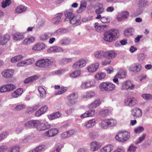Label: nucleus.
I'll list each match as a JSON object with an SVG mask.
<instances>
[{"instance_id": "nucleus-1", "label": "nucleus", "mask_w": 152, "mask_h": 152, "mask_svg": "<svg viewBox=\"0 0 152 152\" xmlns=\"http://www.w3.org/2000/svg\"><path fill=\"white\" fill-rule=\"evenodd\" d=\"M119 34L118 31L117 30H111L105 34L104 39L107 42H112L116 39L119 36Z\"/></svg>"}, {"instance_id": "nucleus-2", "label": "nucleus", "mask_w": 152, "mask_h": 152, "mask_svg": "<svg viewBox=\"0 0 152 152\" xmlns=\"http://www.w3.org/2000/svg\"><path fill=\"white\" fill-rule=\"evenodd\" d=\"M99 87L100 90L102 91H110L114 90L115 88L114 84L108 82L101 83Z\"/></svg>"}, {"instance_id": "nucleus-3", "label": "nucleus", "mask_w": 152, "mask_h": 152, "mask_svg": "<svg viewBox=\"0 0 152 152\" xmlns=\"http://www.w3.org/2000/svg\"><path fill=\"white\" fill-rule=\"evenodd\" d=\"M130 134L126 131H120L115 136L117 140L122 142H124L129 139Z\"/></svg>"}, {"instance_id": "nucleus-4", "label": "nucleus", "mask_w": 152, "mask_h": 152, "mask_svg": "<svg viewBox=\"0 0 152 152\" xmlns=\"http://www.w3.org/2000/svg\"><path fill=\"white\" fill-rule=\"evenodd\" d=\"M53 61L48 59H42L38 60L35 63V65L41 68L47 67L52 64Z\"/></svg>"}, {"instance_id": "nucleus-5", "label": "nucleus", "mask_w": 152, "mask_h": 152, "mask_svg": "<svg viewBox=\"0 0 152 152\" xmlns=\"http://www.w3.org/2000/svg\"><path fill=\"white\" fill-rule=\"evenodd\" d=\"M95 85V82L93 80H89L83 82L81 86L83 89H85L94 87Z\"/></svg>"}, {"instance_id": "nucleus-6", "label": "nucleus", "mask_w": 152, "mask_h": 152, "mask_svg": "<svg viewBox=\"0 0 152 152\" xmlns=\"http://www.w3.org/2000/svg\"><path fill=\"white\" fill-rule=\"evenodd\" d=\"M134 84L132 83L130 80H127L124 82L122 86L123 89L133 90L134 88Z\"/></svg>"}, {"instance_id": "nucleus-7", "label": "nucleus", "mask_w": 152, "mask_h": 152, "mask_svg": "<svg viewBox=\"0 0 152 152\" xmlns=\"http://www.w3.org/2000/svg\"><path fill=\"white\" fill-rule=\"evenodd\" d=\"M15 72V71L12 69H7L1 72V75L3 77L7 78H12Z\"/></svg>"}, {"instance_id": "nucleus-8", "label": "nucleus", "mask_w": 152, "mask_h": 152, "mask_svg": "<svg viewBox=\"0 0 152 152\" xmlns=\"http://www.w3.org/2000/svg\"><path fill=\"white\" fill-rule=\"evenodd\" d=\"M137 99L133 97L129 98L125 100V103L126 105L130 107H133L137 104Z\"/></svg>"}, {"instance_id": "nucleus-9", "label": "nucleus", "mask_w": 152, "mask_h": 152, "mask_svg": "<svg viewBox=\"0 0 152 152\" xmlns=\"http://www.w3.org/2000/svg\"><path fill=\"white\" fill-rule=\"evenodd\" d=\"M102 144L96 141L92 142L90 144V149L91 151H95L99 149L102 146Z\"/></svg>"}, {"instance_id": "nucleus-10", "label": "nucleus", "mask_w": 152, "mask_h": 152, "mask_svg": "<svg viewBox=\"0 0 152 152\" xmlns=\"http://www.w3.org/2000/svg\"><path fill=\"white\" fill-rule=\"evenodd\" d=\"M86 62L85 60L81 59L75 63L72 66V67L75 69H77L82 67L86 65Z\"/></svg>"}, {"instance_id": "nucleus-11", "label": "nucleus", "mask_w": 152, "mask_h": 152, "mask_svg": "<svg viewBox=\"0 0 152 152\" xmlns=\"http://www.w3.org/2000/svg\"><path fill=\"white\" fill-rule=\"evenodd\" d=\"M129 16L128 12L124 11L118 14L117 18L118 21H121L126 19Z\"/></svg>"}, {"instance_id": "nucleus-12", "label": "nucleus", "mask_w": 152, "mask_h": 152, "mask_svg": "<svg viewBox=\"0 0 152 152\" xmlns=\"http://www.w3.org/2000/svg\"><path fill=\"white\" fill-rule=\"evenodd\" d=\"M78 97V94L77 93L73 92L68 97V99L69 101L70 104H73L75 103V100Z\"/></svg>"}, {"instance_id": "nucleus-13", "label": "nucleus", "mask_w": 152, "mask_h": 152, "mask_svg": "<svg viewBox=\"0 0 152 152\" xmlns=\"http://www.w3.org/2000/svg\"><path fill=\"white\" fill-rule=\"evenodd\" d=\"M39 121L33 120L27 121L24 125L25 126L28 128H35L36 125L39 124Z\"/></svg>"}, {"instance_id": "nucleus-14", "label": "nucleus", "mask_w": 152, "mask_h": 152, "mask_svg": "<svg viewBox=\"0 0 152 152\" xmlns=\"http://www.w3.org/2000/svg\"><path fill=\"white\" fill-rule=\"evenodd\" d=\"M58 133V130L56 129H50L45 132V135L48 137H52L55 136Z\"/></svg>"}, {"instance_id": "nucleus-15", "label": "nucleus", "mask_w": 152, "mask_h": 152, "mask_svg": "<svg viewBox=\"0 0 152 152\" xmlns=\"http://www.w3.org/2000/svg\"><path fill=\"white\" fill-rule=\"evenodd\" d=\"M141 66L140 64H135L130 66L129 70L135 72H140L141 69Z\"/></svg>"}, {"instance_id": "nucleus-16", "label": "nucleus", "mask_w": 152, "mask_h": 152, "mask_svg": "<svg viewBox=\"0 0 152 152\" xmlns=\"http://www.w3.org/2000/svg\"><path fill=\"white\" fill-rule=\"evenodd\" d=\"M105 57L109 59L114 58L117 55L116 52L113 50L105 52Z\"/></svg>"}, {"instance_id": "nucleus-17", "label": "nucleus", "mask_w": 152, "mask_h": 152, "mask_svg": "<svg viewBox=\"0 0 152 152\" xmlns=\"http://www.w3.org/2000/svg\"><path fill=\"white\" fill-rule=\"evenodd\" d=\"M10 39V37L8 35H0V44L1 45L5 44Z\"/></svg>"}, {"instance_id": "nucleus-18", "label": "nucleus", "mask_w": 152, "mask_h": 152, "mask_svg": "<svg viewBox=\"0 0 152 152\" xmlns=\"http://www.w3.org/2000/svg\"><path fill=\"white\" fill-rule=\"evenodd\" d=\"M99 64L96 63L92 64L89 66L87 67L88 71L90 72H93L96 71L98 68Z\"/></svg>"}, {"instance_id": "nucleus-19", "label": "nucleus", "mask_w": 152, "mask_h": 152, "mask_svg": "<svg viewBox=\"0 0 152 152\" xmlns=\"http://www.w3.org/2000/svg\"><path fill=\"white\" fill-rule=\"evenodd\" d=\"M132 115L134 117H139L142 115V111L139 108H135L132 110Z\"/></svg>"}, {"instance_id": "nucleus-20", "label": "nucleus", "mask_w": 152, "mask_h": 152, "mask_svg": "<svg viewBox=\"0 0 152 152\" xmlns=\"http://www.w3.org/2000/svg\"><path fill=\"white\" fill-rule=\"evenodd\" d=\"M63 51V49L59 47L54 46L50 48L48 50V53L59 52Z\"/></svg>"}, {"instance_id": "nucleus-21", "label": "nucleus", "mask_w": 152, "mask_h": 152, "mask_svg": "<svg viewBox=\"0 0 152 152\" xmlns=\"http://www.w3.org/2000/svg\"><path fill=\"white\" fill-rule=\"evenodd\" d=\"M54 88L55 89H59L58 92L56 93V95H59L63 94L67 90V88L66 87H61L60 88L59 86H55Z\"/></svg>"}, {"instance_id": "nucleus-22", "label": "nucleus", "mask_w": 152, "mask_h": 152, "mask_svg": "<svg viewBox=\"0 0 152 152\" xmlns=\"http://www.w3.org/2000/svg\"><path fill=\"white\" fill-rule=\"evenodd\" d=\"M105 52L100 50L94 53L95 57L98 59H100L105 57Z\"/></svg>"}, {"instance_id": "nucleus-23", "label": "nucleus", "mask_w": 152, "mask_h": 152, "mask_svg": "<svg viewBox=\"0 0 152 152\" xmlns=\"http://www.w3.org/2000/svg\"><path fill=\"white\" fill-rule=\"evenodd\" d=\"M12 38L15 40L18 41L23 39L24 37L22 34L18 32L13 35Z\"/></svg>"}, {"instance_id": "nucleus-24", "label": "nucleus", "mask_w": 152, "mask_h": 152, "mask_svg": "<svg viewBox=\"0 0 152 152\" xmlns=\"http://www.w3.org/2000/svg\"><path fill=\"white\" fill-rule=\"evenodd\" d=\"M113 146L111 145H107L100 150L101 152H110L113 149Z\"/></svg>"}, {"instance_id": "nucleus-25", "label": "nucleus", "mask_w": 152, "mask_h": 152, "mask_svg": "<svg viewBox=\"0 0 152 152\" xmlns=\"http://www.w3.org/2000/svg\"><path fill=\"white\" fill-rule=\"evenodd\" d=\"M74 133V131L73 130H70L64 132L61 134V139H64L69 137L71 135H72Z\"/></svg>"}, {"instance_id": "nucleus-26", "label": "nucleus", "mask_w": 152, "mask_h": 152, "mask_svg": "<svg viewBox=\"0 0 152 152\" xmlns=\"http://www.w3.org/2000/svg\"><path fill=\"white\" fill-rule=\"evenodd\" d=\"M45 45L43 44L38 43L34 45L32 47V50L34 51L40 50L44 48Z\"/></svg>"}, {"instance_id": "nucleus-27", "label": "nucleus", "mask_w": 152, "mask_h": 152, "mask_svg": "<svg viewBox=\"0 0 152 152\" xmlns=\"http://www.w3.org/2000/svg\"><path fill=\"white\" fill-rule=\"evenodd\" d=\"M23 92V90L22 88H18L12 94V96L16 98L20 96Z\"/></svg>"}, {"instance_id": "nucleus-28", "label": "nucleus", "mask_w": 152, "mask_h": 152, "mask_svg": "<svg viewBox=\"0 0 152 152\" xmlns=\"http://www.w3.org/2000/svg\"><path fill=\"white\" fill-rule=\"evenodd\" d=\"M148 0H140L137 4L140 8L144 7L149 4Z\"/></svg>"}, {"instance_id": "nucleus-29", "label": "nucleus", "mask_w": 152, "mask_h": 152, "mask_svg": "<svg viewBox=\"0 0 152 152\" xmlns=\"http://www.w3.org/2000/svg\"><path fill=\"white\" fill-rule=\"evenodd\" d=\"M94 27L96 30L98 32H101L104 30V28L106 27L104 26L99 25L98 23H95Z\"/></svg>"}, {"instance_id": "nucleus-30", "label": "nucleus", "mask_w": 152, "mask_h": 152, "mask_svg": "<svg viewBox=\"0 0 152 152\" xmlns=\"http://www.w3.org/2000/svg\"><path fill=\"white\" fill-rule=\"evenodd\" d=\"M26 9L27 8L25 7L22 5H20L16 7L15 11V12L17 13H21L25 11Z\"/></svg>"}, {"instance_id": "nucleus-31", "label": "nucleus", "mask_w": 152, "mask_h": 152, "mask_svg": "<svg viewBox=\"0 0 152 152\" xmlns=\"http://www.w3.org/2000/svg\"><path fill=\"white\" fill-rule=\"evenodd\" d=\"M38 90L41 97L43 98L46 96V93L43 88L41 86H39L38 88Z\"/></svg>"}, {"instance_id": "nucleus-32", "label": "nucleus", "mask_w": 152, "mask_h": 152, "mask_svg": "<svg viewBox=\"0 0 152 152\" xmlns=\"http://www.w3.org/2000/svg\"><path fill=\"white\" fill-rule=\"evenodd\" d=\"M95 95V94L94 91H89L86 92L82 96L83 98H90L94 96Z\"/></svg>"}, {"instance_id": "nucleus-33", "label": "nucleus", "mask_w": 152, "mask_h": 152, "mask_svg": "<svg viewBox=\"0 0 152 152\" xmlns=\"http://www.w3.org/2000/svg\"><path fill=\"white\" fill-rule=\"evenodd\" d=\"M61 116V114L59 112L54 113L48 117L50 120H52L60 117Z\"/></svg>"}, {"instance_id": "nucleus-34", "label": "nucleus", "mask_w": 152, "mask_h": 152, "mask_svg": "<svg viewBox=\"0 0 152 152\" xmlns=\"http://www.w3.org/2000/svg\"><path fill=\"white\" fill-rule=\"evenodd\" d=\"M95 121L94 119L89 120L85 124L84 126L88 128L92 127L95 124Z\"/></svg>"}, {"instance_id": "nucleus-35", "label": "nucleus", "mask_w": 152, "mask_h": 152, "mask_svg": "<svg viewBox=\"0 0 152 152\" xmlns=\"http://www.w3.org/2000/svg\"><path fill=\"white\" fill-rule=\"evenodd\" d=\"M39 124L36 125L35 128L39 131L43 130L46 129V127L45 124L43 123H41L39 121Z\"/></svg>"}, {"instance_id": "nucleus-36", "label": "nucleus", "mask_w": 152, "mask_h": 152, "mask_svg": "<svg viewBox=\"0 0 152 152\" xmlns=\"http://www.w3.org/2000/svg\"><path fill=\"white\" fill-rule=\"evenodd\" d=\"M106 76L104 73L99 72L96 74L95 75V79L98 80H102L104 79Z\"/></svg>"}, {"instance_id": "nucleus-37", "label": "nucleus", "mask_w": 152, "mask_h": 152, "mask_svg": "<svg viewBox=\"0 0 152 152\" xmlns=\"http://www.w3.org/2000/svg\"><path fill=\"white\" fill-rule=\"evenodd\" d=\"M126 72L125 70L121 69L119 71L118 74L116 75V77L119 78H124L126 75Z\"/></svg>"}, {"instance_id": "nucleus-38", "label": "nucleus", "mask_w": 152, "mask_h": 152, "mask_svg": "<svg viewBox=\"0 0 152 152\" xmlns=\"http://www.w3.org/2000/svg\"><path fill=\"white\" fill-rule=\"evenodd\" d=\"M79 19H77L74 16L73 17V18H72L70 19V23L72 24L75 25L76 26L80 24V23L79 22Z\"/></svg>"}, {"instance_id": "nucleus-39", "label": "nucleus", "mask_w": 152, "mask_h": 152, "mask_svg": "<svg viewBox=\"0 0 152 152\" xmlns=\"http://www.w3.org/2000/svg\"><path fill=\"white\" fill-rule=\"evenodd\" d=\"M101 102L100 100L97 99L95 100L91 104L89 105V107L90 108H91L92 107H96L99 106Z\"/></svg>"}, {"instance_id": "nucleus-40", "label": "nucleus", "mask_w": 152, "mask_h": 152, "mask_svg": "<svg viewBox=\"0 0 152 152\" xmlns=\"http://www.w3.org/2000/svg\"><path fill=\"white\" fill-rule=\"evenodd\" d=\"M109 126L113 127L116 125L117 123L116 121L113 119H107Z\"/></svg>"}, {"instance_id": "nucleus-41", "label": "nucleus", "mask_w": 152, "mask_h": 152, "mask_svg": "<svg viewBox=\"0 0 152 152\" xmlns=\"http://www.w3.org/2000/svg\"><path fill=\"white\" fill-rule=\"evenodd\" d=\"M37 78V77L36 76L31 77L26 79L25 80L24 82L26 83H28L30 82H32L34 80H36Z\"/></svg>"}, {"instance_id": "nucleus-42", "label": "nucleus", "mask_w": 152, "mask_h": 152, "mask_svg": "<svg viewBox=\"0 0 152 152\" xmlns=\"http://www.w3.org/2000/svg\"><path fill=\"white\" fill-rule=\"evenodd\" d=\"M99 8L95 11L96 13L97 14H101L104 12V8L103 7V4H98Z\"/></svg>"}, {"instance_id": "nucleus-43", "label": "nucleus", "mask_w": 152, "mask_h": 152, "mask_svg": "<svg viewBox=\"0 0 152 152\" xmlns=\"http://www.w3.org/2000/svg\"><path fill=\"white\" fill-rule=\"evenodd\" d=\"M50 34L49 33L42 34L40 37V39L42 41L48 39L51 36V35L50 36Z\"/></svg>"}, {"instance_id": "nucleus-44", "label": "nucleus", "mask_w": 152, "mask_h": 152, "mask_svg": "<svg viewBox=\"0 0 152 152\" xmlns=\"http://www.w3.org/2000/svg\"><path fill=\"white\" fill-rule=\"evenodd\" d=\"M108 125L107 119L102 121L100 123L101 127L103 129H106L107 128Z\"/></svg>"}, {"instance_id": "nucleus-45", "label": "nucleus", "mask_w": 152, "mask_h": 152, "mask_svg": "<svg viewBox=\"0 0 152 152\" xmlns=\"http://www.w3.org/2000/svg\"><path fill=\"white\" fill-rule=\"evenodd\" d=\"M6 85L7 92L12 91L16 88L15 86L12 84H6Z\"/></svg>"}, {"instance_id": "nucleus-46", "label": "nucleus", "mask_w": 152, "mask_h": 152, "mask_svg": "<svg viewBox=\"0 0 152 152\" xmlns=\"http://www.w3.org/2000/svg\"><path fill=\"white\" fill-rule=\"evenodd\" d=\"M65 15L66 17L69 18V19L74 17L72 11L71 10L66 11L65 13Z\"/></svg>"}, {"instance_id": "nucleus-47", "label": "nucleus", "mask_w": 152, "mask_h": 152, "mask_svg": "<svg viewBox=\"0 0 152 152\" xmlns=\"http://www.w3.org/2000/svg\"><path fill=\"white\" fill-rule=\"evenodd\" d=\"M133 31V28H129L125 30L124 32L125 35L126 36L131 35Z\"/></svg>"}, {"instance_id": "nucleus-48", "label": "nucleus", "mask_w": 152, "mask_h": 152, "mask_svg": "<svg viewBox=\"0 0 152 152\" xmlns=\"http://www.w3.org/2000/svg\"><path fill=\"white\" fill-rule=\"evenodd\" d=\"M11 1L10 0H4L2 3V7L5 8L10 4Z\"/></svg>"}, {"instance_id": "nucleus-49", "label": "nucleus", "mask_w": 152, "mask_h": 152, "mask_svg": "<svg viewBox=\"0 0 152 152\" xmlns=\"http://www.w3.org/2000/svg\"><path fill=\"white\" fill-rule=\"evenodd\" d=\"M80 74V71H76L73 72L70 75V76L72 77H76L79 76Z\"/></svg>"}, {"instance_id": "nucleus-50", "label": "nucleus", "mask_w": 152, "mask_h": 152, "mask_svg": "<svg viewBox=\"0 0 152 152\" xmlns=\"http://www.w3.org/2000/svg\"><path fill=\"white\" fill-rule=\"evenodd\" d=\"M86 3L85 1H82L81 2L80 7L79 10L82 11L86 7Z\"/></svg>"}, {"instance_id": "nucleus-51", "label": "nucleus", "mask_w": 152, "mask_h": 152, "mask_svg": "<svg viewBox=\"0 0 152 152\" xmlns=\"http://www.w3.org/2000/svg\"><path fill=\"white\" fill-rule=\"evenodd\" d=\"M89 136L91 139H94L98 136V134L96 132H91L89 134Z\"/></svg>"}, {"instance_id": "nucleus-52", "label": "nucleus", "mask_w": 152, "mask_h": 152, "mask_svg": "<svg viewBox=\"0 0 152 152\" xmlns=\"http://www.w3.org/2000/svg\"><path fill=\"white\" fill-rule=\"evenodd\" d=\"M144 129L142 126L138 127L134 129V132L136 133H139L144 131Z\"/></svg>"}, {"instance_id": "nucleus-53", "label": "nucleus", "mask_w": 152, "mask_h": 152, "mask_svg": "<svg viewBox=\"0 0 152 152\" xmlns=\"http://www.w3.org/2000/svg\"><path fill=\"white\" fill-rule=\"evenodd\" d=\"M10 152H19V148L18 146H13L10 148Z\"/></svg>"}, {"instance_id": "nucleus-54", "label": "nucleus", "mask_w": 152, "mask_h": 152, "mask_svg": "<svg viewBox=\"0 0 152 152\" xmlns=\"http://www.w3.org/2000/svg\"><path fill=\"white\" fill-rule=\"evenodd\" d=\"M36 149L37 152H40L45 150V146L43 145H41L36 148Z\"/></svg>"}, {"instance_id": "nucleus-55", "label": "nucleus", "mask_w": 152, "mask_h": 152, "mask_svg": "<svg viewBox=\"0 0 152 152\" xmlns=\"http://www.w3.org/2000/svg\"><path fill=\"white\" fill-rule=\"evenodd\" d=\"M62 14L61 13L58 14L57 15L56 17L53 19V20H56L55 23H57L58 21H59L61 18V16Z\"/></svg>"}, {"instance_id": "nucleus-56", "label": "nucleus", "mask_w": 152, "mask_h": 152, "mask_svg": "<svg viewBox=\"0 0 152 152\" xmlns=\"http://www.w3.org/2000/svg\"><path fill=\"white\" fill-rule=\"evenodd\" d=\"M109 110H103L100 112V114L103 116H105L108 115Z\"/></svg>"}, {"instance_id": "nucleus-57", "label": "nucleus", "mask_w": 152, "mask_h": 152, "mask_svg": "<svg viewBox=\"0 0 152 152\" xmlns=\"http://www.w3.org/2000/svg\"><path fill=\"white\" fill-rule=\"evenodd\" d=\"M142 97L146 99H152V95L150 94H144L142 95Z\"/></svg>"}, {"instance_id": "nucleus-58", "label": "nucleus", "mask_w": 152, "mask_h": 152, "mask_svg": "<svg viewBox=\"0 0 152 152\" xmlns=\"http://www.w3.org/2000/svg\"><path fill=\"white\" fill-rule=\"evenodd\" d=\"M24 61L26 66L31 64L34 62V60L31 59H27Z\"/></svg>"}, {"instance_id": "nucleus-59", "label": "nucleus", "mask_w": 152, "mask_h": 152, "mask_svg": "<svg viewBox=\"0 0 152 152\" xmlns=\"http://www.w3.org/2000/svg\"><path fill=\"white\" fill-rule=\"evenodd\" d=\"M70 41L68 39H63L61 41V44L63 45H67L69 43Z\"/></svg>"}, {"instance_id": "nucleus-60", "label": "nucleus", "mask_w": 152, "mask_h": 152, "mask_svg": "<svg viewBox=\"0 0 152 152\" xmlns=\"http://www.w3.org/2000/svg\"><path fill=\"white\" fill-rule=\"evenodd\" d=\"M111 63V61L109 59H107L106 60L102 61V64L104 66H106L109 64Z\"/></svg>"}, {"instance_id": "nucleus-61", "label": "nucleus", "mask_w": 152, "mask_h": 152, "mask_svg": "<svg viewBox=\"0 0 152 152\" xmlns=\"http://www.w3.org/2000/svg\"><path fill=\"white\" fill-rule=\"evenodd\" d=\"M72 61V59H67L64 58L61 61V63L63 64H66L67 63Z\"/></svg>"}, {"instance_id": "nucleus-62", "label": "nucleus", "mask_w": 152, "mask_h": 152, "mask_svg": "<svg viewBox=\"0 0 152 152\" xmlns=\"http://www.w3.org/2000/svg\"><path fill=\"white\" fill-rule=\"evenodd\" d=\"M0 92L1 93L7 92L6 85H3L0 87Z\"/></svg>"}, {"instance_id": "nucleus-63", "label": "nucleus", "mask_w": 152, "mask_h": 152, "mask_svg": "<svg viewBox=\"0 0 152 152\" xmlns=\"http://www.w3.org/2000/svg\"><path fill=\"white\" fill-rule=\"evenodd\" d=\"M25 107V106L24 105H17L15 109L17 110H20L24 108Z\"/></svg>"}, {"instance_id": "nucleus-64", "label": "nucleus", "mask_w": 152, "mask_h": 152, "mask_svg": "<svg viewBox=\"0 0 152 152\" xmlns=\"http://www.w3.org/2000/svg\"><path fill=\"white\" fill-rule=\"evenodd\" d=\"M87 112L89 117L92 116L95 114V111L93 110H89Z\"/></svg>"}]
</instances>
